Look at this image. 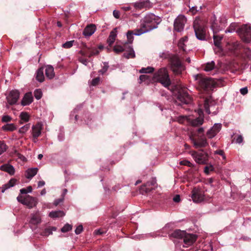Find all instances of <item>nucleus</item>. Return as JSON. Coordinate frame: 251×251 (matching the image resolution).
I'll use <instances>...</instances> for the list:
<instances>
[{
  "instance_id": "obj_56",
  "label": "nucleus",
  "mask_w": 251,
  "mask_h": 251,
  "mask_svg": "<svg viewBox=\"0 0 251 251\" xmlns=\"http://www.w3.org/2000/svg\"><path fill=\"white\" fill-rule=\"evenodd\" d=\"M12 118L8 115L3 116L2 118V121L3 122H8L11 121Z\"/></svg>"
},
{
  "instance_id": "obj_42",
  "label": "nucleus",
  "mask_w": 251,
  "mask_h": 251,
  "mask_svg": "<svg viewBox=\"0 0 251 251\" xmlns=\"http://www.w3.org/2000/svg\"><path fill=\"white\" fill-rule=\"evenodd\" d=\"M204 128L203 127H200L197 129V133L193 132L191 134L190 136H192L194 137V136H198V135H203L204 136Z\"/></svg>"
},
{
  "instance_id": "obj_50",
  "label": "nucleus",
  "mask_w": 251,
  "mask_h": 251,
  "mask_svg": "<svg viewBox=\"0 0 251 251\" xmlns=\"http://www.w3.org/2000/svg\"><path fill=\"white\" fill-rule=\"evenodd\" d=\"M6 145L2 142H0V155L4 152L6 149Z\"/></svg>"
},
{
  "instance_id": "obj_24",
  "label": "nucleus",
  "mask_w": 251,
  "mask_h": 251,
  "mask_svg": "<svg viewBox=\"0 0 251 251\" xmlns=\"http://www.w3.org/2000/svg\"><path fill=\"white\" fill-rule=\"evenodd\" d=\"M0 170L7 172L10 175H13L15 172L14 167L9 164H5L0 166Z\"/></svg>"
},
{
  "instance_id": "obj_39",
  "label": "nucleus",
  "mask_w": 251,
  "mask_h": 251,
  "mask_svg": "<svg viewBox=\"0 0 251 251\" xmlns=\"http://www.w3.org/2000/svg\"><path fill=\"white\" fill-rule=\"evenodd\" d=\"M20 118L21 119V121L22 122H21V123H23V122H27L29 120V114L25 112H22L21 113L20 115Z\"/></svg>"
},
{
  "instance_id": "obj_44",
  "label": "nucleus",
  "mask_w": 251,
  "mask_h": 251,
  "mask_svg": "<svg viewBox=\"0 0 251 251\" xmlns=\"http://www.w3.org/2000/svg\"><path fill=\"white\" fill-rule=\"evenodd\" d=\"M29 128L30 124H26L25 125L20 128V129H19V132L21 134H25L28 131Z\"/></svg>"
},
{
  "instance_id": "obj_13",
  "label": "nucleus",
  "mask_w": 251,
  "mask_h": 251,
  "mask_svg": "<svg viewBox=\"0 0 251 251\" xmlns=\"http://www.w3.org/2000/svg\"><path fill=\"white\" fill-rule=\"evenodd\" d=\"M20 93L18 91L13 90L11 91L6 97L7 102L10 105H13L17 103L19 99Z\"/></svg>"
},
{
  "instance_id": "obj_36",
  "label": "nucleus",
  "mask_w": 251,
  "mask_h": 251,
  "mask_svg": "<svg viewBox=\"0 0 251 251\" xmlns=\"http://www.w3.org/2000/svg\"><path fill=\"white\" fill-rule=\"evenodd\" d=\"M64 215V212L61 210L52 211L49 213V216L52 218L62 217Z\"/></svg>"
},
{
  "instance_id": "obj_58",
  "label": "nucleus",
  "mask_w": 251,
  "mask_h": 251,
  "mask_svg": "<svg viewBox=\"0 0 251 251\" xmlns=\"http://www.w3.org/2000/svg\"><path fill=\"white\" fill-rule=\"evenodd\" d=\"M113 16L116 19H119L120 18V12L118 10H113Z\"/></svg>"
},
{
  "instance_id": "obj_30",
  "label": "nucleus",
  "mask_w": 251,
  "mask_h": 251,
  "mask_svg": "<svg viewBox=\"0 0 251 251\" xmlns=\"http://www.w3.org/2000/svg\"><path fill=\"white\" fill-rule=\"evenodd\" d=\"M189 122L193 126H198L201 125L203 123V119L202 117H199L195 119H188Z\"/></svg>"
},
{
  "instance_id": "obj_2",
  "label": "nucleus",
  "mask_w": 251,
  "mask_h": 251,
  "mask_svg": "<svg viewBox=\"0 0 251 251\" xmlns=\"http://www.w3.org/2000/svg\"><path fill=\"white\" fill-rule=\"evenodd\" d=\"M195 80L197 81L199 86L204 91H209L213 88L216 83L211 78L204 77L201 75H196L194 76Z\"/></svg>"
},
{
  "instance_id": "obj_5",
  "label": "nucleus",
  "mask_w": 251,
  "mask_h": 251,
  "mask_svg": "<svg viewBox=\"0 0 251 251\" xmlns=\"http://www.w3.org/2000/svg\"><path fill=\"white\" fill-rule=\"evenodd\" d=\"M226 25V19L225 16H222L219 20L216 19L215 16L212 20L211 27L213 34H216L219 31L223 30Z\"/></svg>"
},
{
  "instance_id": "obj_61",
  "label": "nucleus",
  "mask_w": 251,
  "mask_h": 251,
  "mask_svg": "<svg viewBox=\"0 0 251 251\" xmlns=\"http://www.w3.org/2000/svg\"><path fill=\"white\" fill-rule=\"evenodd\" d=\"M173 201L176 202H178L180 201V198L179 195H176L173 198Z\"/></svg>"
},
{
  "instance_id": "obj_54",
  "label": "nucleus",
  "mask_w": 251,
  "mask_h": 251,
  "mask_svg": "<svg viewBox=\"0 0 251 251\" xmlns=\"http://www.w3.org/2000/svg\"><path fill=\"white\" fill-rule=\"evenodd\" d=\"M243 138L242 135H238L236 139L235 142L237 144H241L243 142Z\"/></svg>"
},
{
  "instance_id": "obj_34",
  "label": "nucleus",
  "mask_w": 251,
  "mask_h": 251,
  "mask_svg": "<svg viewBox=\"0 0 251 251\" xmlns=\"http://www.w3.org/2000/svg\"><path fill=\"white\" fill-rule=\"evenodd\" d=\"M36 78L37 81L42 82L44 80V70L43 68H40L36 72Z\"/></svg>"
},
{
  "instance_id": "obj_60",
  "label": "nucleus",
  "mask_w": 251,
  "mask_h": 251,
  "mask_svg": "<svg viewBox=\"0 0 251 251\" xmlns=\"http://www.w3.org/2000/svg\"><path fill=\"white\" fill-rule=\"evenodd\" d=\"M64 198H61L58 199L54 201V205L55 206H57L58 204H59L60 202H62L63 201Z\"/></svg>"
},
{
  "instance_id": "obj_9",
  "label": "nucleus",
  "mask_w": 251,
  "mask_h": 251,
  "mask_svg": "<svg viewBox=\"0 0 251 251\" xmlns=\"http://www.w3.org/2000/svg\"><path fill=\"white\" fill-rule=\"evenodd\" d=\"M198 139L196 140L194 137L190 136L189 138L193 144V146L195 148L198 149L203 148L208 145L206 139L204 136L203 135H198Z\"/></svg>"
},
{
  "instance_id": "obj_29",
  "label": "nucleus",
  "mask_w": 251,
  "mask_h": 251,
  "mask_svg": "<svg viewBox=\"0 0 251 251\" xmlns=\"http://www.w3.org/2000/svg\"><path fill=\"white\" fill-rule=\"evenodd\" d=\"M45 74H46V76L49 79L52 78L55 75V74L54 72V69H53V67L50 65L47 66L46 67V69H45Z\"/></svg>"
},
{
  "instance_id": "obj_14",
  "label": "nucleus",
  "mask_w": 251,
  "mask_h": 251,
  "mask_svg": "<svg viewBox=\"0 0 251 251\" xmlns=\"http://www.w3.org/2000/svg\"><path fill=\"white\" fill-rule=\"evenodd\" d=\"M204 107L206 112L208 114H210L211 113H212L214 115H216L217 113L215 111L211 112V111L215 109V102L213 101L210 97L205 100Z\"/></svg>"
},
{
  "instance_id": "obj_3",
  "label": "nucleus",
  "mask_w": 251,
  "mask_h": 251,
  "mask_svg": "<svg viewBox=\"0 0 251 251\" xmlns=\"http://www.w3.org/2000/svg\"><path fill=\"white\" fill-rule=\"evenodd\" d=\"M153 79L160 82L165 87H168L171 84V80L167 69L166 68H161L154 73Z\"/></svg>"
},
{
  "instance_id": "obj_10",
  "label": "nucleus",
  "mask_w": 251,
  "mask_h": 251,
  "mask_svg": "<svg viewBox=\"0 0 251 251\" xmlns=\"http://www.w3.org/2000/svg\"><path fill=\"white\" fill-rule=\"evenodd\" d=\"M179 90L177 93V98L181 103L187 104L191 101L190 96L187 91L181 86H179Z\"/></svg>"
},
{
  "instance_id": "obj_12",
  "label": "nucleus",
  "mask_w": 251,
  "mask_h": 251,
  "mask_svg": "<svg viewBox=\"0 0 251 251\" xmlns=\"http://www.w3.org/2000/svg\"><path fill=\"white\" fill-rule=\"evenodd\" d=\"M133 6L137 9H148L152 6V4L149 0H139L132 3Z\"/></svg>"
},
{
  "instance_id": "obj_8",
  "label": "nucleus",
  "mask_w": 251,
  "mask_h": 251,
  "mask_svg": "<svg viewBox=\"0 0 251 251\" xmlns=\"http://www.w3.org/2000/svg\"><path fill=\"white\" fill-rule=\"evenodd\" d=\"M239 33L242 40L246 43H249L251 40V28L250 25L246 24L241 26L239 28Z\"/></svg>"
},
{
  "instance_id": "obj_27",
  "label": "nucleus",
  "mask_w": 251,
  "mask_h": 251,
  "mask_svg": "<svg viewBox=\"0 0 251 251\" xmlns=\"http://www.w3.org/2000/svg\"><path fill=\"white\" fill-rule=\"evenodd\" d=\"M203 70L207 72H211L213 70L217 71V68L214 61L206 63L203 65Z\"/></svg>"
},
{
  "instance_id": "obj_45",
  "label": "nucleus",
  "mask_w": 251,
  "mask_h": 251,
  "mask_svg": "<svg viewBox=\"0 0 251 251\" xmlns=\"http://www.w3.org/2000/svg\"><path fill=\"white\" fill-rule=\"evenodd\" d=\"M43 95L41 89H36L34 92V96L36 99L40 100Z\"/></svg>"
},
{
  "instance_id": "obj_28",
  "label": "nucleus",
  "mask_w": 251,
  "mask_h": 251,
  "mask_svg": "<svg viewBox=\"0 0 251 251\" xmlns=\"http://www.w3.org/2000/svg\"><path fill=\"white\" fill-rule=\"evenodd\" d=\"M38 171V169L37 168H31L28 169L25 172V177L28 179H31L37 174Z\"/></svg>"
},
{
  "instance_id": "obj_15",
  "label": "nucleus",
  "mask_w": 251,
  "mask_h": 251,
  "mask_svg": "<svg viewBox=\"0 0 251 251\" xmlns=\"http://www.w3.org/2000/svg\"><path fill=\"white\" fill-rule=\"evenodd\" d=\"M38 203L37 199L29 195L26 196L22 201V204L25 205L29 208H33L37 205Z\"/></svg>"
},
{
  "instance_id": "obj_49",
  "label": "nucleus",
  "mask_w": 251,
  "mask_h": 251,
  "mask_svg": "<svg viewBox=\"0 0 251 251\" xmlns=\"http://www.w3.org/2000/svg\"><path fill=\"white\" fill-rule=\"evenodd\" d=\"M74 41H67L66 43L62 44V47L65 49H69L72 47L73 45Z\"/></svg>"
},
{
  "instance_id": "obj_41",
  "label": "nucleus",
  "mask_w": 251,
  "mask_h": 251,
  "mask_svg": "<svg viewBox=\"0 0 251 251\" xmlns=\"http://www.w3.org/2000/svg\"><path fill=\"white\" fill-rule=\"evenodd\" d=\"M172 55H173L170 54L169 51H167L160 52L159 54V56L160 58L162 59H169V60H170V57H171Z\"/></svg>"
},
{
  "instance_id": "obj_53",
  "label": "nucleus",
  "mask_w": 251,
  "mask_h": 251,
  "mask_svg": "<svg viewBox=\"0 0 251 251\" xmlns=\"http://www.w3.org/2000/svg\"><path fill=\"white\" fill-rule=\"evenodd\" d=\"M83 230V226L82 225H79L78 226L76 227L75 230V233L76 234H80Z\"/></svg>"
},
{
  "instance_id": "obj_63",
  "label": "nucleus",
  "mask_w": 251,
  "mask_h": 251,
  "mask_svg": "<svg viewBox=\"0 0 251 251\" xmlns=\"http://www.w3.org/2000/svg\"><path fill=\"white\" fill-rule=\"evenodd\" d=\"M99 53V51L97 50H95L94 51H91L89 55V56L90 57L92 55H96L97 54Z\"/></svg>"
},
{
  "instance_id": "obj_25",
  "label": "nucleus",
  "mask_w": 251,
  "mask_h": 251,
  "mask_svg": "<svg viewBox=\"0 0 251 251\" xmlns=\"http://www.w3.org/2000/svg\"><path fill=\"white\" fill-rule=\"evenodd\" d=\"M117 36V28H114L110 33L109 36L107 40V42L109 46H111L115 42Z\"/></svg>"
},
{
  "instance_id": "obj_23",
  "label": "nucleus",
  "mask_w": 251,
  "mask_h": 251,
  "mask_svg": "<svg viewBox=\"0 0 251 251\" xmlns=\"http://www.w3.org/2000/svg\"><path fill=\"white\" fill-rule=\"evenodd\" d=\"M33 98L32 93L30 92L26 93L23 97L21 104L23 106L28 105L33 101Z\"/></svg>"
},
{
  "instance_id": "obj_47",
  "label": "nucleus",
  "mask_w": 251,
  "mask_h": 251,
  "mask_svg": "<svg viewBox=\"0 0 251 251\" xmlns=\"http://www.w3.org/2000/svg\"><path fill=\"white\" fill-rule=\"evenodd\" d=\"M72 228V226L71 225L67 224L61 228V230L62 232H67L71 230Z\"/></svg>"
},
{
  "instance_id": "obj_11",
  "label": "nucleus",
  "mask_w": 251,
  "mask_h": 251,
  "mask_svg": "<svg viewBox=\"0 0 251 251\" xmlns=\"http://www.w3.org/2000/svg\"><path fill=\"white\" fill-rule=\"evenodd\" d=\"M186 22V18L184 15H178L174 22L175 30L177 32L183 31Z\"/></svg>"
},
{
  "instance_id": "obj_46",
  "label": "nucleus",
  "mask_w": 251,
  "mask_h": 251,
  "mask_svg": "<svg viewBox=\"0 0 251 251\" xmlns=\"http://www.w3.org/2000/svg\"><path fill=\"white\" fill-rule=\"evenodd\" d=\"M214 170V167L212 165H208L204 167V172L206 174H209L210 172Z\"/></svg>"
},
{
  "instance_id": "obj_21",
  "label": "nucleus",
  "mask_w": 251,
  "mask_h": 251,
  "mask_svg": "<svg viewBox=\"0 0 251 251\" xmlns=\"http://www.w3.org/2000/svg\"><path fill=\"white\" fill-rule=\"evenodd\" d=\"M223 39V37L219 35H216V34H213L214 44L216 48L214 49V51L216 53L218 52L220 53L222 51L221 46V41Z\"/></svg>"
},
{
  "instance_id": "obj_4",
  "label": "nucleus",
  "mask_w": 251,
  "mask_h": 251,
  "mask_svg": "<svg viewBox=\"0 0 251 251\" xmlns=\"http://www.w3.org/2000/svg\"><path fill=\"white\" fill-rule=\"evenodd\" d=\"M169 62L171 70L176 75L180 74L185 69L178 57L176 55L171 56Z\"/></svg>"
},
{
  "instance_id": "obj_1",
  "label": "nucleus",
  "mask_w": 251,
  "mask_h": 251,
  "mask_svg": "<svg viewBox=\"0 0 251 251\" xmlns=\"http://www.w3.org/2000/svg\"><path fill=\"white\" fill-rule=\"evenodd\" d=\"M160 22V19L154 14L152 13L147 14L141 20L140 28L136 34L142 35L156 28Z\"/></svg>"
},
{
  "instance_id": "obj_55",
  "label": "nucleus",
  "mask_w": 251,
  "mask_h": 251,
  "mask_svg": "<svg viewBox=\"0 0 251 251\" xmlns=\"http://www.w3.org/2000/svg\"><path fill=\"white\" fill-rule=\"evenodd\" d=\"M187 39H188V38L187 37H184L183 38H182V39H181L179 42H178V45L179 46V48H183V47L181 46V43L182 42H185L187 41Z\"/></svg>"
},
{
  "instance_id": "obj_35",
  "label": "nucleus",
  "mask_w": 251,
  "mask_h": 251,
  "mask_svg": "<svg viewBox=\"0 0 251 251\" xmlns=\"http://www.w3.org/2000/svg\"><path fill=\"white\" fill-rule=\"evenodd\" d=\"M56 230V228L54 226L46 228L41 233V235L44 236H48L51 234L52 232Z\"/></svg>"
},
{
  "instance_id": "obj_48",
  "label": "nucleus",
  "mask_w": 251,
  "mask_h": 251,
  "mask_svg": "<svg viewBox=\"0 0 251 251\" xmlns=\"http://www.w3.org/2000/svg\"><path fill=\"white\" fill-rule=\"evenodd\" d=\"M149 79L150 77L149 75H142L139 77L138 82L139 83H141L142 82L145 81L146 80Z\"/></svg>"
},
{
  "instance_id": "obj_7",
  "label": "nucleus",
  "mask_w": 251,
  "mask_h": 251,
  "mask_svg": "<svg viewBox=\"0 0 251 251\" xmlns=\"http://www.w3.org/2000/svg\"><path fill=\"white\" fill-rule=\"evenodd\" d=\"M191 154L196 162L199 164H206L208 160V154L203 151H191Z\"/></svg>"
},
{
  "instance_id": "obj_64",
  "label": "nucleus",
  "mask_w": 251,
  "mask_h": 251,
  "mask_svg": "<svg viewBox=\"0 0 251 251\" xmlns=\"http://www.w3.org/2000/svg\"><path fill=\"white\" fill-rule=\"evenodd\" d=\"M224 153V152L223 150H217L214 151V154H217L220 155H223Z\"/></svg>"
},
{
  "instance_id": "obj_20",
  "label": "nucleus",
  "mask_w": 251,
  "mask_h": 251,
  "mask_svg": "<svg viewBox=\"0 0 251 251\" xmlns=\"http://www.w3.org/2000/svg\"><path fill=\"white\" fill-rule=\"evenodd\" d=\"M192 199L194 202L198 203L204 200V196L202 193L196 189L192 191Z\"/></svg>"
},
{
  "instance_id": "obj_62",
  "label": "nucleus",
  "mask_w": 251,
  "mask_h": 251,
  "mask_svg": "<svg viewBox=\"0 0 251 251\" xmlns=\"http://www.w3.org/2000/svg\"><path fill=\"white\" fill-rule=\"evenodd\" d=\"M45 185V182L43 180L39 181L38 183V188L43 187Z\"/></svg>"
},
{
  "instance_id": "obj_59",
  "label": "nucleus",
  "mask_w": 251,
  "mask_h": 251,
  "mask_svg": "<svg viewBox=\"0 0 251 251\" xmlns=\"http://www.w3.org/2000/svg\"><path fill=\"white\" fill-rule=\"evenodd\" d=\"M108 68V66L107 65H106L102 68V69L99 71V73L101 74H103L107 71Z\"/></svg>"
},
{
  "instance_id": "obj_37",
  "label": "nucleus",
  "mask_w": 251,
  "mask_h": 251,
  "mask_svg": "<svg viewBox=\"0 0 251 251\" xmlns=\"http://www.w3.org/2000/svg\"><path fill=\"white\" fill-rule=\"evenodd\" d=\"M139 31V29L135 30L134 32L129 30L126 33V37L128 40V42L129 43H131L133 40V35L139 36L140 35H137L136 33Z\"/></svg>"
},
{
  "instance_id": "obj_31",
  "label": "nucleus",
  "mask_w": 251,
  "mask_h": 251,
  "mask_svg": "<svg viewBox=\"0 0 251 251\" xmlns=\"http://www.w3.org/2000/svg\"><path fill=\"white\" fill-rule=\"evenodd\" d=\"M185 235V231L176 229L171 234V236L174 238L181 239Z\"/></svg>"
},
{
  "instance_id": "obj_22",
  "label": "nucleus",
  "mask_w": 251,
  "mask_h": 251,
  "mask_svg": "<svg viewBox=\"0 0 251 251\" xmlns=\"http://www.w3.org/2000/svg\"><path fill=\"white\" fill-rule=\"evenodd\" d=\"M96 27L95 25L90 24L88 25L83 31V35L85 37H90L96 31Z\"/></svg>"
},
{
  "instance_id": "obj_18",
  "label": "nucleus",
  "mask_w": 251,
  "mask_h": 251,
  "mask_svg": "<svg viewBox=\"0 0 251 251\" xmlns=\"http://www.w3.org/2000/svg\"><path fill=\"white\" fill-rule=\"evenodd\" d=\"M183 239L185 244L184 247H188L195 242L197 239V236L195 234L187 233L185 232V235L183 236Z\"/></svg>"
},
{
  "instance_id": "obj_32",
  "label": "nucleus",
  "mask_w": 251,
  "mask_h": 251,
  "mask_svg": "<svg viewBox=\"0 0 251 251\" xmlns=\"http://www.w3.org/2000/svg\"><path fill=\"white\" fill-rule=\"evenodd\" d=\"M41 222V219L40 217L37 214H32L31 215V218L29 223L31 224L36 225L40 224Z\"/></svg>"
},
{
  "instance_id": "obj_6",
  "label": "nucleus",
  "mask_w": 251,
  "mask_h": 251,
  "mask_svg": "<svg viewBox=\"0 0 251 251\" xmlns=\"http://www.w3.org/2000/svg\"><path fill=\"white\" fill-rule=\"evenodd\" d=\"M193 27L197 38L200 40L206 39V30L204 26L200 24L199 21L195 20L194 22Z\"/></svg>"
},
{
  "instance_id": "obj_17",
  "label": "nucleus",
  "mask_w": 251,
  "mask_h": 251,
  "mask_svg": "<svg viewBox=\"0 0 251 251\" xmlns=\"http://www.w3.org/2000/svg\"><path fill=\"white\" fill-rule=\"evenodd\" d=\"M195 1L197 2L196 6H194L193 1H190L188 5L189 11L192 14H196L202 9L203 6L200 0H195Z\"/></svg>"
},
{
  "instance_id": "obj_16",
  "label": "nucleus",
  "mask_w": 251,
  "mask_h": 251,
  "mask_svg": "<svg viewBox=\"0 0 251 251\" xmlns=\"http://www.w3.org/2000/svg\"><path fill=\"white\" fill-rule=\"evenodd\" d=\"M222 128V124L220 123H216L214 125L209 129L206 132L208 138L211 139L214 137L221 130Z\"/></svg>"
},
{
  "instance_id": "obj_26",
  "label": "nucleus",
  "mask_w": 251,
  "mask_h": 251,
  "mask_svg": "<svg viewBox=\"0 0 251 251\" xmlns=\"http://www.w3.org/2000/svg\"><path fill=\"white\" fill-rule=\"evenodd\" d=\"M17 180L15 178H11L7 183L3 185L0 187V190L3 193L7 189L13 187L16 183Z\"/></svg>"
},
{
  "instance_id": "obj_33",
  "label": "nucleus",
  "mask_w": 251,
  "mask_h": 251,
  "mask_svg": "<svg viewBox=\"0 0 251 251\" xmlns=\"http://www.w3.org/2000/svg\"><path fill=\"white\" fill-rule=\"evenodd\" d=\"M128 53L125 52L123 54V56L126 57L127 59L128 58H133L135 57V53L133 50V49L131 46H129L127 49Z\"/></svg>"
},
{
  "instance_id": "obj_40",
  "label": "nucleus",
  "mask_w": 251,
  "mask_h": 251,
  "mask_svg": "<svg viewBox=\"0 0 251 251\" xmlns=\"http://www.w3.org/2000/svg\"><path fill=\"white\" fill-rule=\"evenodd\" d=\"M2 128L4 131H13L16 129V126L13 124H8L2 126Z\"/></svg>"
},
{
  "instance_id": "obj_19",
  "label": "nucleus",
  "mask_w": 251,
  "mask_h": 251,
  "mask_svg": "<svg viewBox=\"0 0 251 251\" xmlns=\"http://www.w3.org/2000/svg\"><path fill=\"white\" fill-rule=\"evenodd\" d=\"M42 128L43 125L41 123H38L32 126L31 134L34 140L40 136Z\"/></svg>"
},
{
  "instance_id": "obj_38",
  "label": "nucleus",
  "mask_w": 251,
  "mask_h": 251,
  "mask_svg": "<svg viewBox=\"0 0 251 251\" xmlns=\"http://www.w3.org/2000/svg\"><path fill=\"white\" fill-rule=\"evenodd\" d=\"M126 46V44L124 45V46L118 44V42H117L116 44L114 46L113 48V50L116 53H119L122 52L126 50L125 46Z\"/></svg>"
},
{
  "instance_id": "obj_51",
  "label": "nucleus",
  "mask_w": 251,
  "mask_h": 251,
  "mask_svg": "<svg viewBox=\"0 0 251 251\" xmlns=\"http://www.w3.org/2000/svg\"><path fill=\"white\" fill-rule=\"evenodd\" d=\"M179 164L181 165L187 166L189 167L192 166V164L189 161L186 160H183L179 162Z\"/></svg>"
},
{
  "instance_id": "obj_52",
  "label": "nucleus",
  "mask_w": 251,
  "mask_h": 251,
  "mask_svg": "<svg viewBox=\"0 0 251 251\" xmlns=\"http://www.w3.org/2000/svg\"><path fill=\"white\" fill-rule=\"evenodd\" d=\"M100 81V77H98L93 79L91 81V85L96 86L98 85Z\"/></svg>"
},
{
  "instance_id": "obj_43",
  "label": "nucleus",
  "mask_w": 251,
  "mask_h": 251,
  "mask_svg": "<svg viewBox=\"0 0 251 251\" xmlns=\"http://www.w3.org/2000/svg\"><path fill=\"white\" fill-rule=\"evenodd\" d=\"M154 68L151 67H148L147 68H142L139 70V73L142 74L145 73H151L153 72Z\"/></svg>"
},
{
  "instance_id": "obj_57",
  "label": "nucleus",
  "mask_w": 251,
  "mask_h": 251,
  "mask_svg": "<svg viewBox=\"0 0 251 251\" xmlns=\"http://www.w3.org/2000/svg\"><path fill=\"white\" fill-rule=\"evenodd\" d=\"M240 92L243 95H245L248 93V90L247 87H243L240 89Z\"/></svg>"
}]
</instances>
